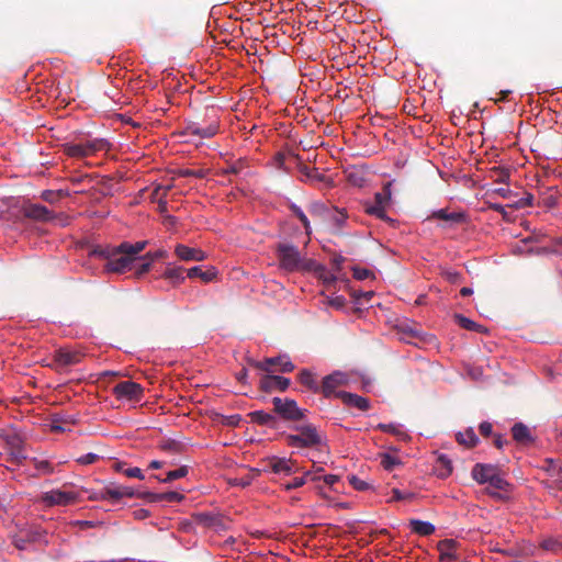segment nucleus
Here are the masks:
<instances>
[{"label": "nucleus", "mask_w": 562, "mask_h": 562, "mask_svg": "<svg viewBox=\"0 0 562 562\" xmlns=\"http://www.w3.org/2000/svg\"><path fill=\"white\" fill-rule=\"evenodd\" d=\"M496 175V181L506 183L509 180L510 173L508 169H497L494 171Z\"/></svg>", "instance_id": "nucleus-57"}, {"label": "nucleus", "mask_w": 562, "mask_h": 562, "mask_svg": "<svg viewBox=\"0 0 562 562\" xmlns=\"http://www.w3.org/2000/svg\"><path fill=\"white\" fill-rule=\"evenodd\" d=\"M67 194L63 190H44L41 193V198L50 204H54L58 202L61 198L66 196Z\"/></svg>", "instance_id": "nucleus-41"}, {"label": "nucleus", "mask_w": 562, "mask_h": 562, "mask_svg": "<svg viewBox=\"0 0 562 562\" xmlns=\"http://www.w3.org/2000/svg\"><path fill=\"white\" fill-rule=\"evenodd\" d=\"M533 195L530 193H527L524 198L516 201L512 206H515L516 209H524L526 206L532 205Z\"/></svg>", "instance_id": "nucleus-54"}, {"label": "nucleus", "mask_w": 562, "mask_h": 562, "mask_svg": "<svg viewBox=\"0 0 562 562\" xmlns=\"http://www.w3.org/2000/svg\"><path fill=\"white\" fill-rule=\"evenodd\" d=\"M46 531L38 528L23 530L13 537V544L19 550H26L29 544H46Z\"/></svg>", "instance_id": "nucleus-7"}, {"label": "nucleus", "mask_w": 562, "mask_h": 562, "mask_svg": "<svg viewBox=\"0 0 562 562\" xmlns=\"http://www.w3.org/2000/svg\"><path fill=\"white\" fill-rule=\"evenodd\" d=\"M392 493H393L392 501L412 499L414 496V494H412V493H403L397 488H393Z\"/></svg>", "instance_id": "nucleus-58"}, {"label": "nucleus", "mask_w": 562, "mask_h": 562, "mask_svg": "<svg viewBox=\"0 0 562 562\" xmlns=\"http://www.w3.org/2000/svg\"><path fill=\"white\" fill-rule=\"evenodd\" d=\"M499 472L498 467L488 463H476L472 468L471 476L479 484H487V482Z\"/></svg>", "instance_id": "nucleus-18"}, {"label": "nucleus", "mask_w": 562, "mask_h": 562, "mask_svg": "<svg viewBox=\"0 0 562 562\" xmlns=\"http://www.w3.org/2000/svg\"><path fill=\"white\" fill-rule=\"evenodd\" d=\"M347 217V214L344 211H339L338 209H331L327 215V220H329L334 227L337 229H341L344 227Z\"/></svg>", "instance_id": "nucleus-37"}, {"label": "nucleus", "mask_w": 562, "mask_h": 562, "mask_svg": "<svg viewBox=\"0 0 562 562\" xmlns=\"http://www.w3.org/2000/svg\"><path fill=\"white\" fill-rule=\"evenodd\" d=\"M479 430L483 437H490L493 432V426L488 422H483L480 424Z\"/></svg>", "instance_id": "nucleus-59"}, {"label": "nucleus", "mask_w": 562, "mask_h": 562, "mask_svg": "<svg viewBox=\"0 0 562 562\" xmlns=\"http://www.w3.org/2000/svg\"><path fill=\"white\" fill-rule=\"evenodd\" d=\"M454 319H456L457 324L464 329L476 331V333H486L487 331V329L483 325H480L461 314H456Z\"/></svg>", "instance_id": "nucleus-33"}, {"label": "nucleus", "mask_w": 562, "mask_h": 562, "mask_svg": "<svg viewBox=\"0 0 562 562\" xmlns=\"http://www.w3.org/2000/svg\"><path fill=\"white\" fill-rule=\"evenodd\" d=\"M46 506H67L78 501V494L71 491L52 490L41 496Z\"/></svg>", "instance_id": "nucleus-10"}, {"label": "nucleus", "mask_w": 562, "mask_h": 562, "mask_svg": "<svg viewBox=\"0 0 562 562\" xmlns=\"http://www.w3.org/2000/svg\"><path fill=\"white\" fill-rule=\"evenodd\" d=\"M366 213L369 215L375 216L384 222L393 223L394 221L387 216L385 209L383 205H379L374 202H367L363 205Z\"/></svg>", "instance_id": "nucleus-29"}, {"label": "nucleus", "mask_w": 562, "mask_h": 562, "mask_svg": "<svg viewBox=\"0 0 562 562\" xmlns=\"http://www.w3.org/2000/svg\"><path fill=\"white\" fill-rule=\"evenodd\" d=\"M188 474V468L187 467H180L177 470L169 471L165 479L160 480L162 483H169L175 480L184 477Z\"/></svg>", "instance_id": "nucleus-46"}, {"label": "nucleus", "mask_w": 562, "mask_h": 562, "mask_svg": "<svg viewBox=\"0 0 562 562\" xmlns=\"http://www.w3.org/2000/svg\"><path fill=\"white\" fill-rule=\"evenodd\" d=\"M175 252L183 261H202L206 257L200 248H191L182 244L176 246Z\"/></svg>", "instance_id": "nucleus-22"}, {"label": "nucleus", "mask_w": 562, "mask_h": 562, "mask_svg": "<svg viewBox=\"0 0 562 562\" xmlns=\"http://www.w3.org/2000/svg\"><path fill=\"white\" fill-rule=\"evenodd\" d=\"M140 498L147 499L149 502H160L167 501L170 503H178L183 499V495L178 492H167L161 494H156L151 492H143L142 495H138Z\"/></svg>", "instance_id": "nucleus-25"}, {"label": "nucleus", "mask_w": 562, "mask_h": 562, "mask_svg": "<svg viewBox=\"0 0 562 562\" xmlns=\"http://www.w3.org/2000/svg\"><path fill=\"white\" fill-rule=\"evenodd\" d=\"M321 270L323 272L321 274V277L324 279L325 283L329 284V283H334L336 281V279H337L336 273L337 272H335V271L334 272H327L324 267H322Z\"/></svg>", "instance_id": "nucleus-61"}, {"label": "nucleus", "mask_w": 562, "mask_h": 562, "mask_svg": "<svg viewBox=\"0 0 562 562\" xmlns=\"http://www.w3.org/2000/svg\"><path fill=\"white\" fill-rule=\"evenodd\" d=\"M512 435L514 440L520 445H529L533 441L530 429L522 423H516L512 427Z\"/></svg>", "instance_id": "nucleus-26"}, {"label": "nucleus", "mask_w": 562, "mask_h": 562, "mask_svg": "<svg viewBox=\"0 0 562 562\" xmlns=\"http://www.w3.org/2000/svg\"><path fill=\"white\" fill-rule=\"evenodd\" d=\"M145 256H146V258L151 260V262H154L155 260L166 258L168 256V252L165 249H158L154 252H147Z\"/></svg>", "instance_id": "nucleus-56"}, {"label": "nucleus", "mask_w": 562, "mask_h": 562, "mask_svg": "<svg viewBox=\"0 0 562 562\" xmlns=\"http://www.w3.org/2000/svg\"><path fill=\"white\" fill-rule=\"evenodd\" d=\"M409 526L413 532L419 536H430L435 532L436 528L431 522L423 521L419 519H412Z\"/></svg>", "instance_id": "nucleus-27"}, {"label": "nucleus", "mask_w": 562, "mask_h": 562, "mask_svg": "<svg viewBox=\"0 0 562 562\" xmlns=\"http://www.w3.org/2000/svg\"><path fill=\"white\" fill-rule=\"evenodd\" d=\"M353 278L362 281L369 278H373V272L367 268H353Z\"/></svg>", "instance_id": "nucleus-52"}, {"label": "nucleus", "mask_w": 562, "mask_h": 562, "mask_svg": "<svg viewBox=\"0 0 562 562\" xmlns=\"http://www.w3.org/2000/svg\"><path fill=\"white\" fill-rule=\"evenodd\" d=\"M457 441L468 448H473L479 443V438L475 435L473 428H468L464 431H460L456 436Z\"/></svg>", "instance_id": "nucleus-28"}, {"label": "nucleus", "mask_w": 562, "mask_h": 562, "mask_svg": "<svg viewBox=\"0 0 562 562\" xmlns=\"http://www.w3.org/2000/svg\"><path fill=\"white\" fill-rule=\"evenodd\" d=\"M63 424H74V419L70 416L55 414L52 418V430L55 432L65 431Z\"/></svg>", "instance_id": "nucleus-40"}, {"label": "nucleus", "mask_w": 562, "mask_h": 562, "mask_svg": "<svg viewBox=\"0 0 562 562\" xmlns=\"http://www.w3.org/2000/svg\"><path fill=\"white\" fill-rule=\"evenodd\" d=\"M137 260H140L142 262H140L137 267H135V269H136V270H135V274H136L137 277H140V276H143V274H145L146 272H148V271H149V269H150V267H151V263H153V262H151V260H149L148 258H146V256H144V257H138V259H137Z\"/></svg>", "instance_id": "nucleus-49"}, {"label": "nucleus", "mask_w": 562, "mask_h": 562, "mask_svg": "<svg viewBox=\"0 0 562 562\" xmlns=\"http://www.w3.org/2000/svg\"><path fill=\"white\" fill-rule=\"evenodd\" d=\"M297 434L285 436V442L292 448H314L323 442V438L313 424H301L294 426Z\"/></svg>", "instance_id": "nucleus-2"}, {"label": "nucleus", "mask_w": 562, "mask_h": 562, "mask_svg": "<svg viewBox=\"0 0 562 562\" xmlns=\"http://www.w3.org/2000/svg\"><path fill=\"white\" fill-rule=\"evenodd\" d=\"M143 387L134 381H122L113 387V394L117 400L139 401L143 396Z\"/></svg>", "instance_id": "nucleus-11"}, {"label": "nucleus", "mask_w": 562, "mask_h": 562, "mask_svg": "<svg viewBox=\"0 0 562 562\" xmlns=\"http://www.w3.org/2000/svg\"><path fill=\"white\" fill-rule=\"evenodd\" d=\"M241 169H243V164L240 161H237V162L229 165L227 168L223 169L221 171V175L222 176L237 175L241 171Z\"/></svg>", "instance_id": "nucleus-53"}, {"label": "nucleus", "mask_w": 562, "mask_h": 562, "mask_svg": "<svg viewBox=\"0 0 562 562\" xmlns=\"http://www.w3.org/2000/svg\"><path fill=\"white\" fill-rule=\"evenodd\" d=\"M331 209L327 207L324 203H313L310 207V213L314 216H321L327 218Z\"/></svg>", "instance_id": "nucleus-47"}, {"label": "nucleus", "mask_w": 562, "mask_h": 562, "mask_svg": "<svg viewBox=\"0 0 562 562\" xmlns=\"http://www.w3.org/2000/svg\"><path fill=\"white\" fill-rule=\"evenodd\" d=\"M436 472L439 477H447L452 473L451 460L446 454H440L437 458Z\"/></svg>", "instance_id": "nucleus-31"}, {"label": "nucleus", "mask_w": 562, "mask_h": 562, "mask_svg": "<svg viewBox=\"0 0 562 562\" xmlns=\"http://www.w3.org/2000/svg\"><path fill=\"white\" fill-rule=\"evenodd\" d=\"M311 477V480H316L315 476H311V472H305L301 477H294L291 482L283 485L285 491H291L294 488H299L306 483V480Z\"/></svg>", "instance_id": "nucleus-43"}, {"label": "nucleus", "mask_w": 562, "mask_h": 562, "mask_svg": "<svg viewBox=\"0 0 562 562\" xmlns=\"http://www.w3.org/2000/svg\"><path fill=\"white\" fill-rule=\"evenodd\" d=\"M22 212L26 218L33 221L49 222L54 218L53 211L41 204H27L23 206Z\"/></svg>", "instance_id": "nucleus-17"}, {"label": "nucleus", "mask_w": 562, "mask_h": 562, "mask_svg": "<svg viewBox=\"0 0 562 562\" xmlns=\"http://www.w3.org/2000/svg\"><path fill=\"white\" fill-rule=\"evenodd\" d=\"M109 143L103 138L87 139L81 143H65L63 151L72 158H85L98 151L108 150Z\"/></svg>", "instance_id": "nucleus-3"}, {"label": "nucleus", "mask_w": 562, "mask_h": 562, "mask_svg": "<svg viewBox=\"0 0 562 562\" xmlns=\"http://www.w3.org/2000/svg\"><path fill=\"white\" fill-rule=\"evenodd\" d=\"M540 547L546 551L559 553L562 551V539L547 538L540 543Z\"/></svg>", "instance_id": "nucleus-38"}, {"label": "nucleus", "mask_w": 562, "mask_h": 562, "mask_svg": "<svg viewBox=\"0 0 562 562\" xmlns=\"http://www.w3.org/2000/svg\"><path fill=\"white\" fill-rule=\"evenodd\" d=\"M5 441L13 460L21 462L22 460L26 459L24 453V442L19 435L8 436Z\"/></svg>", "instance_id": "nucleus-23"}, {"label": "nucleus", "mask_w": 562, "mask_h": 562, "mask_svg": "<svg viewBox=\"0 0 562 562\" xmlns=\"http://www.w3.org/2000/svg\"><path fill=\"white\" fill-rule=\"evenodd\" d=\"M345 261V258L342 256H335L331 259L333 269L335 272H339L341 270V265Z\"/></svg>", "instance_id": "nucleus-64"}, {"label": "nucleus", "mask_w": 562, "mask_h": 562, "mask_svg": "<svg viewBox=\"0 0 562 562\" xmlns=\"http://www.w3.org/2000/svg\"><path fill=\"white\" fill-rule=\"evenodd\" d=\"M157 204H158V211L160 214L165 215L167 214L168 212V203H167V200L164 198V196H159L156 199Z\"/></svg>", "instance_id": "nucleus-63"}, {"label": "nucleus", "mask_w": 562, "mask_h": 562, "mask_svg": "<svg viewBox=\"0 0 562 562\" xmlns=\"http://www.w3.org/2000/svg\"><path fill=\"white\" fill-rule=\"evenodd\" d=\"M173 188V184L168 186L157 184L150 194V201L155 202L157 198L164 196L166 199L168 192Z\"/></svg>", "instance_id": "nucleus-48"}, {"label": "nucleus", "mask_w": 562, "mask_h": 562, "mask_svg": "<svg viewBox=\"0 0 562 562\" xmlns=\"http://www.w3.org/2000/svg\"><path fill=\"white\" fill-rule=\"evenodd\" d=\"M265 471L276 474L291 475L296 472V462L292 459L272 457L268 459Z\"/></svg>", "instance_id": "nucleus-13"}, {"label": "nucleus", "mask_w": 562, "mask_h": 562, "mask_svg": "<svg viewBox=\"0 0 562 562\" xmlns=\"http://www.w3.org/2000/svg\"><path fill=\"white\" fill-rule=\"evenodd\" d=\"M273 412L282 419L288 422H299L304 419L305 409L297 406L296 401L289 397H273Z\"/></svg>", "instance_id": "nucleus-4"}, {"label": "nucleus", "mask_w": 562, "mask_h": 562, "mask_svg": "<svg viewBox=\"0 0 562 562\" xmlns=\"http://www.w3.org/2000/svg\"><path fill=\"white\" fill-rule=\"evenodd\" d=\"M247 363L250 367H254L258 370L266 371L269 373L273 371L272 367H276V366L279 367V371L282 373L292 372L295 368L294 364L292 363V361L286 356L266 358L262 361H257L255 359L249 358V359H247Z\"/></svg>", "instance_id": "nucleus-6"}, {"label": "nucleus", "mask_w": 562, "mask_h": 562, "mask_svg": "<svg viewBox=\"0 0 562 562\" xmlns=\"http://www.w3.org/2000/svg\"><path fill=\"white\" fill-rule=\"evenodd\" d=\"M123 472L127 477H137L139 480L144 479L143 471L139 468H130L124 470Z\"/></svg>", "instance_id": "nucleus-60"}, {"label": "nucleus", "mask_w": 562, "mask_h": 562, "mask_svg": "<svg viewBox=\"0 0 562 562\" xmlns=\"http://www.w3.org/2000/svg\"><path fill=\"white\" fill-rule=\"evenodd\" d=\"M142 493H137L133 487L125 486V485H115L110 484L106 485L101 492L100 495L97 497L98 499L102 501H111L112 503H116L123 497H138V495H142Z\"/></svg>", "instance_id": "nucleus-9"}, {"label": "nucleus", "mask_w": 562, "mask_h": 562, "mask_svg": "<svg viewBox=\"0 0 562 562\" xmlns=\"http://www.w3.org/2000/svg\"><path fill=\"white\" fill-rule=\"evenodd\" d=\"M376 429L392 434L401 441H407L411 439L409 435L406 431L402 430L394 424H379L376 426Z\"/></svg>", "instance_id": "nucleus-34"}, {"label": "nucleus", "mask_w": 562, "mask_h": 562, "mask_svg": "<svg viewBox=\"0 0 562 562\" xmlns=\"http://www.w3.org/2000/svg\"><path fill=\"white\" fill-rule=\"evenodd\" d=\"M146 245V240L136 241L135 244L124 241L117 247L95 249L93 252L108 260L105 265L106 271L124 273L134 268L138 255L145 249Z\"/></svg>", "instance_id": "nucleus-1"}, {"label": "nucleus", "mask_w": 562, "mask_h": 562, "mask_svg": "<svg viewBox=\"0 0 562 562\" xmlns=\"http://www.w3.org/2000/svg\"><path fill=\"white\" fill-rule=\"evenodd\" d=\"M187 277L190 279L200 278L204 282H210L216 278L214 268L203 271L200 267H192L188 270Z\"/></svg>", "instance_id": "nucleus-32"}, {"label": "nucleus", "mask_w": 562, "mask_h": 562, "mask_svg": "<svg viewBox=\"0 0 562 562\" xmlns=\"http://www.w3.org/2000/svg\"><path fill=\"white\" fill-rule=\"evenodd\" d=\"M299 381L314 393L319 392V386L314 379V374L310 370H302L299 373Z\"/></svg>", "instance_id": "nucleus-35"}, {"label": "nucleus", "mask_w": 562, "mask_h": 562, "mask_svg": "<svg viewBox=\"0 0 562 562\" xmlns=\"http://www.w3.org/2000/svg\"><path fill=\"white\" fill-rule=\"evenodd\" d=\"M348 481L350 485L357 491H367L369 490L370 485L366 481L361 480L360 477L356 475H349Z\"/></svg>", "instance_id": "nucleus-50"}, {"label": "nucleus", "mask_w": 562, "mask_h": 562, "mask_svg": "<svg viewBox=\"0 0 562 562\" xmlns=\"http://www.w3.org/2000/svg\"><path fill=\"white\" fill-rule=\"evenodd\" d=\"M488 207L495 212H498L503 215L504 220H508V213L505 210V206L499 203H490Z\"/></svg>", "instance_id": "nucleus-62"}, {"label": "nucleus", "mask_w": 562, "mask_h": 562, "mask_svg": "<svg viewBox=\"0 0 562 562\" xmlns=\"http://www.w3.org/2000/svg\"><path fill=\"white\" fill-rule=\"evenodd\" d=\"M100 459V456L97 453L89 452L83 454L77 459V462L81 465L93 464Z\"/></svg>", "instance_id": "nucleus-51"}, {"label": "nucleus", "mask_w": 562, "mask_h": 562, "mask_svg": "<svg viewBox=\"0 0 562 562\" xmlns=\"http://www.w3.org/2000/svg\"><path fill=\"white\" fill-rule=\"evenodd\" d=\"M248 417L250 418L251 423L261 425V426H268L271 428H277L278 425V418L276 415L267 413L265 411H254L248 414Z\"/></svg>", "instance_id": "nucleus-24"}, {"label": "nucleus", "mask_w": 562, "mask_h": 562, "mask_svg": "<svg viewBox=\"0 0 562 562\" xmlns=\"http://www.w3.org/2000/svg\"><path fill=\"white\" fill-rule=\"evenodd\" d=\"M277 254L282 269L292 272L303 268L302 257L296 246L279 244L277 246Z\"/></svg>", "instance_id": "nucleus-5"}, {"label": "nucleus", "mask_w": 562, "mask_h": 562, "mask_svg": "<svg viewBox=\"0 0 562 562\" xmlns=\"http://www.w3.org/2000/svg\"><path fill=\"white\" fill-rule=\"evenodd\" d=\"M183 268H167L164 272V278L171 280L175 283H181L184 281L186 277L183 276Z\"/></svg>", "instance_id": "nucleus-39"}, {"label": "nucleus", "mask_w": 562, "mask_h": 562, "mask_svg": "<svg viewBox=\"0 0 562 562\" xmlns=\"http://www.w3.org/2000/svg\"><path fill=\"white\" fill-rule=\"evenodd\" d=\"M83 355L78 350L60 348L54 353V361L57 366L68 367L81 361Z\"/></svg>", "instance_id": "nucleus-19"}, {"label": "nucleus", "mask_w": 562, "mask_h": 562, "mask_svg": "<svg viewBox=\"0 0 562 562\" xmlns=\"http://www.w3.org/2000/svg\"><path fill=\"white\" fill-rule=\"evenodd\" d=\"M290 379L288 378L273 374H266L262 375L260 379L259 389L267 393H271L273 391L284 392L290 386Z\"/></svg>", "instance_id": "nucleus-14"}, {"label": "nucleus", "mask_w": 562, "mask_h": 562, "mask_svg": "<svg viewBox=\"0 0 562 562\" xmlns=\"http://www.w3.org/2000/svg\"><path fill=\"white\" fill-rule=\"evenodd\" d=\"M159 448L168 453L178 454L183 450V445L175 439H162L159 443Z\"/></svg>", "instance_id": "nucleus-36"}, {"label": "nucleus", "mask_w": 562, "mask_h": 562, "mask_svg": "<svg viewBox=\"0 0 562 562\" xmlns=\"http://www.w3.org/2000/svg\"><path fill=\"white\" fill-rule=\"evenodd\" d=\"M178 175L180 177L203 178L204 177V171L202 169H199V170L181 169V170H179Z\"/></svg>", "instance_id": "nucleus-55"}, {"label": "nucleus", "mask_w": 562, "mask_h": 562, "mask_svg": "<svg viewBox=\"0 0 562 562\" xmlns=\"http://www.w3.org/2000/svg\"><path fill=\"white\" fill-rule=\"evenodd\" d=\"M337 397L340 398L345 405L356 407L359 411L366 412L370 408L369 400L358 394L339 391Z\"/></svg>", "instance_id": "nucleus-20"}, {"label": "nucleus", "mask_w": 562, "mask_h": 562, "mask_svg": "<svg viewBox=\"0 0 562 562\" xmlns=\"http://www.w3.org/2000/svg\"><path fill=\"white\" fill-rule=\"evenodd\" d=\"M348 383V376L346 373L340 371H335L331 374L326 375L323 379L322 386L319 387V392L326 397L329 398L331 396L337 397V389L339 386L346 385Z\"/></svg>", "instance_id": "nucleus-12"}, {"label": "nucleus", "mask_w": 562, "mask_h": 562, "mask_svg": "<svg viewBox=\"0 0 562 562\" xmlns=\"http://www.w3.org/2000/svg\"><path fill=\"white\" fill-rule=\"evenodd\" d=\"M380 459L381 465L386 471H392L396 465L401 464L400 459L394 456H391L390 453H381Z\"/></svg>", "instance_id": "nucleus-42"}, {"label": "nucleus", "mask_w": 562, "mask_h": 562, "mask_svg": "<svg viewBox=\"0 0 562 562\" xmlns=\"http://www.w3.org/2000/svg\"><path fill=\"white\" fill-rule=\"evenodd\" d=\"M438 218L446 222L442 227H452L453 225L464 224L468 216L464 212H448L446 209H440L431 213L428 220Z\"/></svg>", "instance_id": "nucleus-15"}, {"label": "nucleus", "mask_w": 562, "mask_h": 562, "mask_svg": "<svg viewBox=\"0 0 562 562\" xmlns=\"http://www.w3.org/2000/svg\"><path fill=\"white\" fill-rule=\"evenodd\" d=\"M300 172L304 176V181L310 183L324 182L326 177L318 171L317 168H310L305 165L300 166Z\"/></svg>", "instance_id": "nucleus-30"}, {"label": "nucleus", "mask_w": 562, "mask_h": 562, "mask_svg": "<svg viewBox=\"0 0 562 562\" xmlns=\"http://www.w3.org/2000/svg\"><path fill=\"white\" fill-rule=\"evenodd\" d=\"M218 128V121L215 117L211 119L209 123L189 121L187 122L182 134L198 136L200 138H211L217 134Z\"/></svg>", "instance_id": "nucleus-8"}, {"label": "nucleus", "mask_w": 562, "mask_h": 562, "mask_svg": "<svg viewBox=\"0 0 562 562\" xmlns=\"http://www.w3.org/2000/svg\"><path fill=\"white\" fill-rule=\"evenodd\" d=\"M292 213L300 220V222L303 224L304 228H305V233L307 235H311V224H310V221L307 218V216L305 215V213L301 210V207H299L297 205L295 204H292L290 206Z\"/></svg>", "instance_id": "nucleus-45"}, {"label": "nucleus", "mask_w": 562, "mask_h": 562, "mask_svg": "<svg viewBox=\"0 0 562 562\" xmlns=\"http://www.w3.org/2000/svg\"><path fill=\"white\" fill-rule=\"evenodd\" d=\"M390 187H391V183H387L383 191L382 192H376L374 194V203L379 204V205H383V207L385 209V206L389 204L390 202V199H391V190H390Z\"/></svg>", "instance_id": "nucleus-44"}, {"label": "nucleus", "mask_w": 562, "mask_h": 562, "mask_svg": "<svg viewBox=\"0 0 562 562\" xmlns=\"http://www.w3.org/2000/svg\"><path fill=\"white\" fill-rule=\"evenodd\" d=\"M437 549L440 553V561L442 562H453L458 560V555L456 552L457 541L453 539H445L440 540L437 543Z\"/></svg>", "instance_id": "nucleus-21"}, {"label": "nucleus", "mask_w": 562, "mask_h": 562, "mask_svg": "<svg viewBox=\"0 0 562 562\" xmlns=\"http://www.w3.org/2000/svg\"><path fill=\"white\" fill-rule=\"evenodd\" d=\"M488 486L485 488V493L497 501L505 499V496L501 492H508L510 484L501 476L499 472L487 482Z\"/></svg>", "instance_id": "nucleus-16"}]
</instances>
